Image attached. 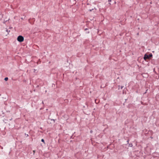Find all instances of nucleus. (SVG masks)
<instances>
[{"label": "nucleus", "mask_w": 159, "mask_h": 159, "mask_svg": "<svg viewBox=\"0 0 159 159\" xmlns=\"http://www.w3.org/2000/svg\"><path fill=\"white\" fill-rule=\"evenodd\" d=\"M144 59L145 60H146L147 59H149V58L148 57V55L147 54H145L144 55V56L143 57Z\"/></svg>", "instance_id": "f257e3e1"}, {"label": "nucleus", "mask_w": 159, "mask_h": 159, "mask_svg": "<svg viewBox=\"0 0 159 159\" xmlns=\"http://www.w3.org/2000/svg\"><path fill=\"white\" fill-rule=\"evenodd\" d=\"M24 39L23 36H20V42L24 41Z\"/></svg>", "instance_id": "f03ea898"}, {"label": "nucleus", "mask_w": 159, "mask_h": 159, "mask_svg": "<svg viewBox=\"0 0 159 159\" xmlns=\"http://www.w3.org/2000/svg\"><path fill=\"white\" fill-rule=\"evenodd\" d=\"M148 57H149V59H150V58L152 57V53H150V54H149V55H148Z\"/></svg>", "instance_id": "7ed1b4c3"}, {"label": "nucleus", "mask_w": 159, "mask_h": 159, "mask_svg": "<svg viewBox=\"0 0 159 159\" xmlns=\"http://www.w3.org/2000/svg\"><path fill=\"white\" fill-rule=\"evenodd\" d=\"M17 39L18 41L20 42V35L18 36Z\"/></svg>", "instance_id": "20e7f679"}, {"label": "nucleus", "mask_w": 159, "mask_h": 159, "mask_svg": "<svg viewBox=\"0 0 159 159\" xmlns=\"http://www.w3.org/2000/svg\"><path fill=\"white\" fill-rule=\"evenodd\" d=\"M6 31L7 32V34H8L10 32V30H8L7 29L6 30Z\"/></svg>", "instance_id": "39448f33"}, {"label": "nucleus", "mask_w": 159, "mask_h": 159, "mask_svg": "<svg viewBox=\"0 0 159 159\" xmlns=\"http://www.w3.org/2000/svg\"><path fill=\"white\" fill-rule=\"evenodd\" d=\"M8 77H6L4 79V80H5L7 81L8 80Z\"/></svg>", "instance_id": "423d86ee"}, {"label": "nucleus", "mask_w": 159, "mask_h": 159, "mask_svg": "<svg viewBox=\"0 0 159 159\" xmlns=\"http://www.w3.org/2000/svg\"><path fill=\"white\" fill-rule=\"evenodd\" d=\"M41 141H42V142H43V143H44V140L43 139H41Z\"/></svg>", "instance_id": "0eeeda50"}, {"label": "nucleus", "mask_w": 159, "mask_h": 159, "mask_svg": "<svg viewBox=\"0 0 159 159\" xmlns=\"http://www.w3.org/2000/svg\"><path fill=\"white\" fill-rule=\"evenodd\" d=\"M33 152H35V151H33Z\"/></svg>", "instance_id": "6e6552de"}]
</instances>
